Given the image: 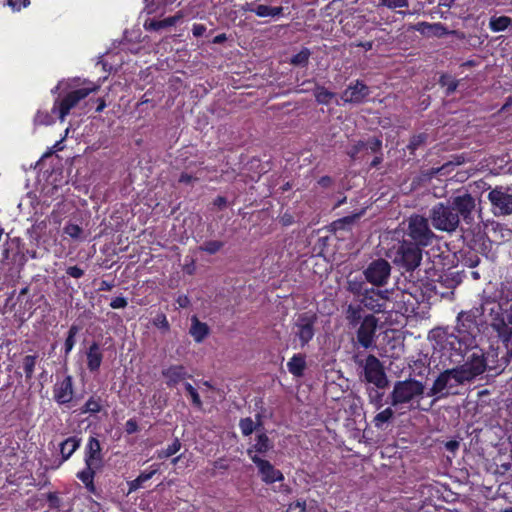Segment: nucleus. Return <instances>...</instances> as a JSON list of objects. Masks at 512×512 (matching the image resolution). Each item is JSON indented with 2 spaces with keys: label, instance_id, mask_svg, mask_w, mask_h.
Here are the masks:
<instances>
[{
  "label": "nucleus",
  "instance_id": "49530a36",
  "mask_svg": "<svg viewBox=\"0 0 512 512\" xmlns=\"http://www.w3.org/2000/svg\"><path fill=\"white\" fill-rule=\"evenodd\" d=\"M152 324L161 330L162 333H167L170 331V323L167 319V316L163 312L156 314V316L152 319Z\"/></svg>",
  "mask_w": 512,
  "mask_h": 512
},
{
  "label": "nucleus",
  "instance_id": "338daca9",
  "mask_svg": "<svg viewBox=\"0 0 512 512\" xmlns=\"http://www.w3.org/2000/svg\"><path fill=\"white\" fill-rule=\"evenodd\" d=\"M197 180H198L197 177H195V176H193L191 174H188L186 172H183V173H181V175H180V177L178 179V182L179 183H183V184H190V183H192L194 181H197Z\"/></svg>",
  "mask_w": 512,
  "mask_h": 512
},
{
  "label": "nucleus",
  "instance_id": "4d7b16f0",
  "mask_svg": "<svg viewBox=\"0 0 512 512\" xmlns=\"http://www.w3.org/2000/svg\"><path fill=\"white\" fill-rule=\"evenodd\" d=\"M63 230L66 235L73 239H78L82 234V228L73 223H68Z\"/></svg>",
  "mask_w": 512,
  "mask_h": 512
},
{
  "label": "nucleus",
  "instance_id": "4c0bfd02",
  "mask_svg": "<svg viewBox=\"0 0 512 512\" xmlns=\"http://www.w3.org/2000/svg\"><path fill=\"white\" fill-rule=\"evenodd\" d=\"M181 442L178 438H175L173 442L166 448L159 449L155 452L157 459H167L175 455L181 449Z\"/></svg>",
  "mask_w": 512,
  "mask_h": 512
},
{
  "label": "nucleus",
  "instance_id": "c03bdc74",
  "mask_svg": "<svg viewBox=\"0 0 512 512\" xmlns=\"http://www.w3.org/2000/svg\"><path fill=\"white\" fill-rule=\"evenodd\" d=\"M224 246V242L219 240H208L205 241L201 246H199V250L206 252L210 255H214L219 252Z\"/></svg>",
  "mask_w": 512,
  "mask_h": 512
},
{
  "label": "nucleus",
  "instance_id": "9b49d317",
  "mask_svg": "<svg viewBox=\"0 0 512 512\" xmlns=\"http://www.w3.org/2000/svg\"><path fill=\"white\" fill-rule=\"evenodd\" d=\"M317 316L312 312H303L297 315L292 331L300 342V346L303 348L313 339L315 335V324Z\"/></svg>",
  "mask_w": 512,
  "mask_h": 512
},
{
  "label": "nucleus",
  "instance_id": "3c124183",
  "mask_svg": "<svg viewBox=\"0 0 512 512\" xmlns=\"http://www.w3.org/2000/svg\"><path fill=\"white\" fill-rule=\"evenodd\" d=\"M365 150V141L358 140L356 141L347 151V155L352 159L356 160L359 158V154Z\"/></svg>",
  "mask_w": 512,
  "mask_h": 512
},
{
  "label": "nucleus",
  "instance_id": "c9c22d12",
  "mask_svg": "<svg viewBox=\"0 0 512 512\" xmlns=\"http://www.w3.org/2000/svg\"><path fill=\"white\" fill-rule=\"evenodd\" d=\"M347 290L355 296H362L368 289L361 277H350L347 280Z\"/></svg>",
  "mask_w": 512,
  "mask_h": 512
},
{
  "label": "nucleus",
  "instance_id": "e2e57ef3",
  "mask_svg": "<svg viewBox=\"0 0 512 512\" xmlns=\"http://www.w3.org/2000/svg\"><path fill=\"white\" fill-rule=\"evenodd\" d=\"M128 305V301L123 296H118L112 299L110 302V307L113 309H122Z\"/></svg>",
  "mask_w": 512,
  "mask_h": 512
},
{
  "label": "nucleus",
  "instance_id": "f257e3e1",
  "mask_svg": "<svg viewBox=\"0 0 512 512\" xmlns=\"http://www.w3.org/2000/svg\"><path fill=\"white\" fill-rule=\"evenodd\" d=\"M76 80L60 81L52 90V94H57L52 106V113L57 115L60 122H64L71 111L77 108L81 101L86 99L91 93L99 89V85L92 84L87 87H76Z\"/></svg>",
  "mask_w": 512,
  "mask_h": 512
},
{
  "label": "nucleus",
  "instance_id": "f3484780",
  "mask_svg": "<svg viewBox=\"0 0 512 512\" xmlns=\"http://www.w3.org/2000/svg\"><path fill=\"white\" fill-rule=\"evenodd\" d=\"M488 200L491 203L492 212L495 216H506L512 214V194L502 186H496L488 193Z\"/></svg>",
  "mask_w": 512,
  "mask_h": 512
},
{
  "label": "nucleus",
  "instance_id": "de8ad7c7",
  "mask_svg": "<svg viewBox=\"0 0 512 512\" xmlns=\"http://www.w3.org/2000/svg\"><path fill=\"white\" fill-rule=\"evenodd\" d=\"M365 141V150L370 151L372 154H381L382 139L380 137H369Z\"/></svg>",
  "mask_w": 512,
  "mask_h": 512
},
{
  "label": "nucleus",
  "instance_id": "f03ea898",
  "mask_svg": "<svg viewBox=\"0 0 512 512\" xmlns=\"http://www.w3.org/2000/svg\"><path fill=\"white\" fill-rule=\"evenodd\" d=\"M477 314L478 309L459 313L455 331L446 336L445 349L463 351L473 347L479 332Z\"/></svg>",
  "mask_w": 512,
  "mask_h": 512
},
{
  "label": "nucleus",
  "instance_id": "13d9d810",
  "mask_svg": "<svg viewBox=\"0 0 512 512\" xmlns=\"http://www.w3.org/2000/svg\"><path fill=\"white\" fill-rule=\"evenodd\" d=\"M46 500L51 509H59L61 506V499L56 492H49L46 496Z\"/></svg>",
  "mask_w": 512,
  "mask_h": 512
},
{
  "label": "nucleus",
  "instance_id": "603ef678",
  "mask_svg": "<svg viewBox=\"0 0 512 512\" xmlns=\"http://www.w3.org/2000/svg\"><path fill=\"white\" fill-rule=\"evenodd\" d=\"M239 427L244 436H249L255 429L254 421L250 417L242 418L239 422Z\"/></svg>",
  "mask_w": 512,
  "mask_h": 512
},
{
  "label": "nucleus",
  "instance_id": "bf43d9fd",
  "mask_svg": "<svg viewBox=\"0 0 512 512\" xmlns=\"http://www.w3.org/2000/svg\"><path fill=\"white\" fill-rule=\"evenodd\" d=\"M6 4L16 12L27 7L30 4V0H6Z\"/></svg>",
  "mask_w": 512,
  "mask_h": 512
},
{
  "label": "nucleus",
  "instance_id": "0e129e2a",
  "mask_svg": "<svg viewBox=\"0 0 512 512\" xmlns=\"http://www.w3.org/2000/svg\"><path fill=\"white\" fill-rule=\"evenodd\" d=\"M139 430L138 423L135 419H129L125 423V431L127 434L136 433Z\"/></svg>",
  "mask_w": 512,
  "mask_h": 512
},
{
  "label": "nucleus",
  "instance_id": "412c9836",
  "mask_svg": "<svg viewBox=\"0 0 512 512\" xmlns=\"http://www.w3.org/2000/svg\"><path fill=\"white\" fill-rule=\"evenodd\" d=\"M103 350L100 344L93 341L86 350V367L90 373H97L103 361Z\"/></svg>",
  "mask_w": 512,
  "mask_h": 512
},
{
  "label": "nucleus",
  "instance_id": "393cba45",
  "mask_svg": "<svg viewBox=\"0 0 512 512\" xmlns=\"http://www.w3.org/2000/svg\"><path fill=\"white\" fill-rule=\"evenodd\" d=\"M414 29L416 31H418L420 34L427 36V37L435 36V37L440 38V37L448 34V30H447L446 26L440 22H437V23H428V22H424V21L418 22L414 26Z\"/></svg>",
  "mask_w": 512,
  "mask_h": 512
},
{
  "label": "nucleus",
  "instance_id": "5701e85b",
  "mask_svg": "<svg viewBox=\"0 0 512 512\" xmlns=\"http://www.w3.org/2000/svg\"><path fill=\"white\" fill-rule=\"evenodd\" d=\"M105 406L106 401L102 398V396L92 394L79 408V414H88L89 416H96L98 413H101L104 410Z\"/></svg>",
  "mask_w": 512,
  "mask_h": 512
},
{
  "label": "nucleus",
  "instance_id": "ea45409f",
  "mask_svg": "<svg viewBox=\"0 0 512 512\" xmlns=\"http://www.w3.org/2000/svg\"><path fill=\"white\" fill-rule=\"evenodd\" d=\"M367 395L369 403L373 405L376 410H379L383 407L384 392H381L379 388H377L376 386L368 387Z\"/></svg>",
  "mask_w": 512,
  "mask_h": 512
},
{
  "label": "nucleus",
  "instance_id": "2eb2a0df",
  "mask_svg": "<svg viewBox=\"0 0 512 512\" xmlns=\"http://www.w3.org/2000/svg\"><path fill=\"white\" fill-rule=\"evenodd\" d=\"M462 373L458 367L441 372L427 392V396H435L441 394L445 389H451L463 384L466 381V377Z\"/></svg>",
  "mask_w": 512,
  "mask_h": 512
},
{
  "label": "nucleus",
  "instance_id": "864d4df0",
  "mask_svg": "<svg viewBox=\"0 0 512 512\" xmlns=\"http://www.w3.org/2000/svg\"><path fill=\"white\" fill-rule=\"evenodd\" d=\"M462 262L469 268H474L480 263V257L474 251H469L462 258Z\"/></svg>",
  "mask_w": 512,
  "mask_h": 512
},
{
  "label": "nucleus",
  "instance_id": "f704fd0d",
  "mask_svg": "<svg viewBox=\"0 0 512 512\" xmlns=\"http://www.w3.org/2000/svg\"><path fill=\"white\" fill-rule=\"evenodd\" d=\"M80 326L72 324L67 332V337L64 342V356L67 358L76 344V336L80 331Z\"/></svg>",
  "mask_w": 512,
  "mask_h": 512
},
{
  "label": "nucleus",
  "instance_id": "cd10ccee",
  "mask_svg": "<svg viewBox=\"0 0 512 512\" xmlns=\"http://www.w3.org/2000/svg\"><path fill=\"white\" fill-rule=\"evenodd\" d=\"M288 371L295 377H301L306 368L305 355L294 354L287 363Z\"/></svg>",
  "mask_w": 512,
  "mask_h": 512
},
{
  "label": "nucleus",
  "instance_id": "7ed1b4c3",
  "mask_svg": "<svg viewBox=\"0 0 512 512\" xmlns=\"http://www.w3.org/2000/svg\"><path fill=\"white\" fill-rule=\"evenodd\" d=\"M85 467L77 472L76 477L83 483L89 493L96 494L94 478L104 467V455L100 441L90 436L84 448Z\"/></svg>",
  "mask_w": 512,
  "mask_h": 512
},
{
  "label": "nucleus",
  "instance_id": "7c9ffc66",
  "mask_svg": "<svg viewBox=\"0 0 512 512\" xmlns=\"http://www.w3.org/2000/svg\"><path fill=\"white\" fill-rule=\"evenodd\" d=\"M438 83L442 88H445V95L450 96L457 90L460 80L451 74L443 73L440 75Z\"/></svg>",
  "mask_w": 512,
  "mask_h": 512
},
{
  "label": "nucleus",
  "instance_id": "052dcab7",
  "mask_svg": "<svg viewBox=\"0 0 512 512\" xmlns=\"http://www.w3.org/2000/svg\"><path fill=\"white\" fill-rule=\"evenodd\" d=\"M287 512H306V502L304 500H297L290 503Z\"/></svg>",
  "mask_w": 512,
  "mask_h": 512
},
{
  "label": "nucleus",
  "instance_id": "4be33fe9",
  "mask_svg": "<svg viewBox=\"0 0 512 512\" xmlns=\"http://www.w3.org/2000/svg\"><path fill=\"white\" fill-rule=\"evenodd\" d=\"M183 18V14L181 11L177 12L173 16H169L162 20L156 19H147L145 20L143 27L146 31H160L162 29H166L168 27L175 26L181 19Z\"/></svg>",
  "mask_w": 512,
  "mask_h": 512
},
{
  "label": "nucleus",
  "instance_id": "b1692460",
  "mask_svg": "<svg viewBox=\"0 0 512 512\" xmlns=\"http://www.w3.org/2000/svg\"><path fill=\"white\" fill-rule=\"evenodd\" d=\"M365 212L366 209L363 208L358 212H355L351 215H347L333 221L331 223V230L334 232L351 231L352 227L360 220V218L365 214Z\"/></svg>",
  "mask_w": 512,
  "mask_h": 512
},
{
  "label": "nucleus",
  "instance_id": "dca6fc26",
  "mask_svg": "<svg viewBox=\"0 0 512 512\" xmlns=\"http://www.w3.org/2000/svg\"><path fill=\"white\" fill-rule=\"evenodd\" d=\"M377 327L378 319L374 315L368 314L364 316L356 331L357 344L364 349L374 348L377 338Z\"/></svg>",
  "mask_w": 512,
  "mask_h": 512
},
{
  "label": "nucleus",
  "instance_id": "680f3d73",
  "mask_svg": "<svg viewBox=\"0 0 512 512\" xmlns=\"http://www.w3.org/2000/svg\"><path fill=\"white\" fill-rule=\"evenodd\" d=\"M84 270L82 268H80L79 266L75 265V266H69L67 269H66V274L72 278H81L84 276Z\"/></svg>",
  "mask_w": 512,
  "mask_h": 512
},
{
  "label": "nucleus",
  "instance_id": "20e7f679",
  "mask_svg": "<svg viewBox=\"0 0 512 512\" xmlns=\"http://www.w3.org/2000/svg\"><path fill=\"white\" fill-rule=\"evenodd\" d=\"M452 362L461 364L458 368L463 372L466 381H470L481 375L486 370V359L484 352L478 347L476 340L473 347L466 350H448Z\"/></svg>",
  "mask_w": 512,
  "mask_h": 512
},
{
  "label": "nucleus",
  "instance_id": "bb28decb",
  "mask_svg": "<svg viewBox=\"0 0 512 512\" xmlns=\"http://www.w3.org/2000/svg\"><path fill=\"white\" fill-rule=\"evenodd\" d=\"M209 332L210 329L206 323L201 322L196 316L192 317L189 333L195 342L201 343L209 335Z\"/></svg>",
  "mask_w": 512,
  "mask_h": 512
},
{
  "label": "nucleus",
  "instance_id": "aec40b11",
  "mask_svg": "<svg viewBox=\"0 0 512 512\" xmlns=\"http://www.w3.org/2000/svg\"><path fill=\"white\" fill-rule=\"evenodd\" d=\"M162 376L166 380V385L170 388L176 387L181 381L190 377L185 366L181 364L170 365L169 367L163 369Z\"/></svg>",
  "mask_w": 512,
  "mask_h": 512
},
{
  "label": "nucleus",
  "instance_id": "8fccbe9b",
  "mask_svg": "<svg viewBox=\"0 0 512 512\" xmlns=\"http://www.w3.org/2000/svg\"><path fill=\"white\" fill-rule=\"evenodd\" d=\"M184 388H185L186 392L189 394V396L191 397L192 404L196 408H201L202 407V400L200 398L199 393L192 386V384L187 382V383L184 384Z\"/></svg>",
  "mask_w": 512,
  "mask_h": 512
},
{
  "label": "nucleus",
  "instance_id": "09e8293b",
  "mask_svg": "<svg viewBox=\"0 0 512 512\" xmlns=\"http://www.w3.org/2000/svg\"><path fill=\"white\" fill-rule=\"evenodd\" d=\"M176 0H151L145 7L148 14H154L158 12L161 8H164L168 5H171Z\"/></svg>",
  "mask_w": 512,
  "mask_h": 512
},
{
  "label": "nucleus",
  "instance_id": "c756f323",
  "mask_svg": "<svg viewBox=\"0 0 512 512\" xmlns=\"http://www.w3.org/2000/svg\"><path fill=\"white\" fill-rule=\"evenodd\" d=\"M273 447V443L269 439V437L266 435V433H258L256 435L255 443L254 445L248 449V455L251 458L253 456L251 453L254 450L257 453L265 454L267 453L271 448Z\"/></svg>",
  "mask_w": 512,
  "mask_h": 512
},
{
  "label": "nucleus",
  "instance_id": "6e6552de",
  "mask_svg": "<svg viewBox=\"0 0 512 512\" xmlns=\"http://www.w3.org/2000/svg\"><path fill=\"white\" fill-rule=\"evenodd\" d=\"M354 362L363 369L364 380L373 384L379 389L388 386V378L381 361L373 354H369L365 360H360L358 355L354 356Z\"/></svg>",
  "mask_w": 512,
  "mask_h": 512
},
{
  "label": "nucleus",
  "instance_id": "e433bc0d",
  "mask_svg": "<svg viewBox=\"0 0 512 512\" xmlns=\"http://www.w3.org/2000/svg\"><path fill=\"white\" fill-rule=\"evenodd\" d=\"M335 96L334 92L329 91L324 86H316L314 89L315 101L318 104L329 105Z\"/></svg>",
  "mask_w": 512,
  "mask_h": 512
},
{
  "label": "nucleus",
  "instance_id": "423d86ee",
  "mask_svg": "<svg viewBox=\"0 0 512 512\" xmlns=\"http://www.w3.org/2000/svg\"><path fill=\"white\" fill-rule=\"evenodd\" d=\"M252 462L257 466L258 475L266 485H273L272 490L283 496H288L292 492L289 484L285 483L283 473L274 467L270 461L257 455L251 456Z\"/></svg>",
  "mask_w": 512,
  "mask_h": 512
},
{
  "label": "nucleus",
  "instance_id": "a19ab883",
  "mask_svg": "<svg viewBox=\"0 0 512 512\" xmlns=\"http://www.w3.org/2000/svg\"><path fill=\"white\" fill-rule=\"evenodd\" d=\"M310 56L311 51L308 48L303 47L297 54L292 56L290 64L298 67H307Z\"/></svg>",
  "mask_w": 512,
  "mask_h": 512
},
{
  "label": "nucleus",
  "instance_id": "a211bd4d",
  "mask_svg": "<svg viewBox=\"0 0 512 512\" xmlns=\"http://www.w3.org/2000/svg\"><path fill=\"white\" fill-rule=\"evenodd\" d=\"M370 88L362 81L351 82L341 94V100L349 104H362L370 95Z\"/></svg>",
  "mask_w": 512,
  "mask_h": 512
},
{
  "label": "nucleus",
  "instance_id": "4468645a",
  "mask_svg": "<svg viewBox=\"0 0 512 512\" xmlns=\"http://www.w3.org/2000/svg\"><path fill=\"white\" fill-rule=\"evenodd\" d=\"M449 203L452 205L454 212L458 215V219H462L467 225H472L476 211L475 198L468 192H464L450 198Z\"/></svg>",
  "mask_w": 512,
  "mask_h": 512
},
{
  "label": "nucleus",
  "instance_id": "2f4dec72",
  "mask_svg": "<svg viewBox=\"0 0 512 512\" xmlns=\"http://www.w3.org/2000/svg\"><path fill=\"white\" fill-rule=\"evenodd\" d=\"M512 27V18L508 16H492L489 19V28L492 32H503Z\"/></svg>",
  "mask_w": 512,
  "mask_h": 512
},
{
  "label": "nucleus",
  "instance_id": "72a5a7b5",
  "mask_svg": "<svg viewBox=\"0 0 512 512\" xmlns=\"http://www.w3.org/2000/svg\"><path fill=\"white\" fill-rule=\"evenodd\" d=\"M394 419V411L392 408L387 407L384 410L378 412L373 420L372 423L375 428L377 429H383L385 424H388Z\"/></svg>",
  "mask_w": 512,
  "mask_h": 512
},
{
  "label": "nucleus",
  "instance_id": "9d476101",
  "mask_svg": "<svg viewBox=\"0 0 512 512\" xmlns=\"http://www.w3.org/2000/svg\"><path fill=\"white\" fill-rule=\"evenodd\" d=\"M424 247L402 239L396 252L395 262L406 271H414L421 263Z\"/></svg>",
  "mask_w": 512,
  "mask_h": 512
},
{
  "label": "nucleus",
  "instance_id": "ddd939ff",
  "mask_svg": "<svg viewBox=\"0 0 512 512\" xmlns=\"http://www.w3.org/2000/svg\"><path fill=\"white\" fill-rule=\"evenodd\" d=\"M390 263L383 259L378 258L372 260L363 270V275L366 282L376 287H382L387 284L391 275Z\"/></svg>",
  "mask_w": 512,
  "mask_h": 512
},
{
  "label": "nucleus",
  "instance_id": "79ce46f5",
  "mask_svg": "<svg viewBox=\"0 0 512 512\" xmlns=\"http://www.w3.org/2000/svg\"><path fill=\"white\" fill-rule=\"evenodd\" d=\"M37 363V355H26L23 358L22 366L27 381L31 380Z\"/></svg>",
  "mask_w": 512,
  "mask_h": 512
},
{
  "label": "nucleus",
  "instance_id": "6ab92c4d",
  "mask_svg": "<svg viewBox=\"0 0 512 512\" xmlns=\"http://www.w3.org/2000/svg\"><path fill=\"white\" fill-rule=\"evenodd\" d=\"M387 294L388 290L368 289L362 295L360 304L375 313L383 312L385 310V302L388 299Z\"/></svg>",
  "mask_w": 512,
  "mask_h": 512
},
{
  "label": "nucleus",
  "instance_id": "a878e982",
  "mask_svg": "<svg viewBox=\"0 0 512 512\" xmlns=\"http://www.w3.org/2000/svg\"><path fill=\"white\" fill-rule=\"evenodd\" d=\"M81 438L77 436H70L62 441L59 445L61 461L60 464H63L67 460L71 458L74 452L80 447Z\"/></svg>",
  "mask_w": 512,
  "mask_h": 512
},
{
  "label": "nucleus",
  "instance_id": "a18cd8bd",
  "mask_svg": "<svg viewBox=\"0 0 512 512\" xmlns=\"http://www.w3.org/2000/svg\"><path fill=\"white\" fill-rule=\"evenodd\" d=\"M428 136L426 133H419V134H416V135H413L411 138H410V141L407 145V149L408 151L410 152V154H414V152L419 148L421 147L422 145L425 144L426 140H427Z\"/></svg>",
  "mask_w": 512,
  "mask_h": 512
},
{
  "label": "nucleus",
  "instance_id": "37998d69",
  "mask_svg": "<svg viewBox=\"0 0 512 512\" xmlns=\"http://www.w3.org/2000/svg\"><path fill=\"white\" fill-rule=\"evenodd\" d=\"M53 115L52 111L38 110L34 116V124L44 126L52 125L55 122Z\"/></svg>",
  "mask_w": 512,
  "mask_h": 512
},
{
  "label": "nucleus",
  "instance_id": "f8f14e48",
  "mask_svg": "<svg viewBox=\"0 0 512 512\" xmlns=\"http://www.w3.org/2000/svg\"><path fill=\"white\" fill-rule=\"evenodd\" d=\"M53 400L58 406L70 408L75 397L74 379L72 375L57 376L52 386Z\"/></svg>",
  "mask_w": 512,
  "mask_h": 512
},
{
  "label": "nucleus",
  "instance_id": "39448f33",
  "mask_svg": "<svg viewBox=\"0 0 512 512\" xmlns=\"http://www.w3.org/2000/svg\"><path fill=\"white\" fill-rule=\"evenodd\" d=\"M436 235L431 230L429 220L422 215L412 214L407 219V227L403 229V238L422 247L430 246Z\"/></svg>",
  "mask_w": 512,
  "mask_h": 512
},
{
  "label": "nucleus",
  "instance_id": "0eeeda50",
  "mask_svg": "<svg viewBox=\"0 0 512 512\" xmlns=\"http://www.w3.org/2000/svg\"><path fill=\"white\" fill-rule=\"evenodd\" d=\"M424 391V384L414 378L396 381L390 393V404L398 407L399 405L410 403L414 399L422 397Z\"/></svg>",
  "mask_w": 512,
  "mask_h": 512
},
{
  "label": "nucleus",
  "instance_id": "473e14b6",
  "mask_svg": "<svg viewBox=\"0 0 512 512\" xmlns=\"http://www.w3.org/2000/svg\"><path fill=\"white\" fill-rule=\"evenodd\" d=\"M255 15L258 17H279L283 15V7L282 6H268L264 4H259L255 6Z\"/></svg>",
  "mask_w": 512,
  "mask_h": 512
},
{
  "label": "nucleus",
  "instance_id": "5fc2aeb1",
  "mask_svg": "<svg viewBox=\"0 0 512 512\" xmlns=\"http://www.w3.org/2000/svg\"><path fill=\"white\" fill-rule=\"evenodd\" d=\"M397 290L401 291L403 295L408 294L416 299L415 293L417 292V286L414 282L403 283V286H401V282L398 281Z\"/></svg>",
  "mask_w": 512,
  "mask_h": 512
},
{
  "label": "nucleus",
  "instance_id": "1a4fd4ad",
  "mask_svg": "<svg viewBox=\"0 0 512 512\" xmlns=\"http://www.w3.org/2000/svg\"><path fill=\"white\" fill-rule=\"evenodd\" d=\"M429 218L435 229L448 233L456 231L460 224L458 215L455 214L449 202L435 204L430 209Z\"/></svg>",
  "mask_w": 512,
  "mask_h": 512
},
{
  "label": "nucleus",
  "instance_id": "774afa93",
  "mask_svg": "<svg viewBox=\"0 0 512 512\" xmlns=\"http://www.w3.org/2000/svg\"><path fill=\"white\" fill-rule=\"evenodd\" d=\"M445 449L452 454H455L459 449L460 443L457 440H449L445 443Z\"/></svg>",
  "mask_w": 512,
  "mask_h": 512
},
{
  "label": "nucleus",
  "instance_id": "6e6d98bb",
  "mask_svg": "<svg viewBox=\"0 0 512 512\" xmlns=\"http://www.w3.org/2000/svg\"><path fill=\"white\" fill-rule=\"evenodd\" d=\"M381 6L389 9L407 8L409 6L408 0H379Z\"/></svg>",
  "mask_w": 512,
  "mask_h": 512
},
{
  "label": "nucleus",
  "instance_id": "69168bd1",
  "mask_svg": "<svg viewBox=\"0 0 512 512\" xmlns=\"http://www.w3.org/2000/svg\"><path fill=\"white\" fill-rule=\"evenodd\" d=\"M279 221H280V223L283 226L287 227V226H290V225L294 224L295 219H294V216L291 213L285 212V213H283L280 216V220Z\"/></svg>",
  "mask_w": 512,
  "mask_h": 512
},
{
  "label": "nucleus",
  "instance_id": "58836bf2",
  "mask_svg": "<svg viewBox=\"0 0 512 512\" xmlns=\"http://www.w3.org/2000/svg\"><path fill=\"white\" fill-rule=\"evenodd\" d=\"M157 472V469L151 470L149 472H142L138 477L134 480L128 482L129 490L128 493L134 492L142 487V485L150 480L154 474Z\"/></svg>",
  "mask_w": 512,
  "mask_h": 512
},
{
  "label": "nucleus",
  "instance_id": "c85d7f7f",
  "mask_svg": "<svg viewBox=\"0 0 512 512\" xmlns=\"http://www.w3.org/2000/svg\"><path fill=\"white\" fill-rule=\"evenodd\" d=\"M363 308L361 304H349L345 311V319L350 327H356L363 319L362 317Z\"/></svg>",
  "mask_w": 512,
  "mask_h": 512
}]
</instances>
